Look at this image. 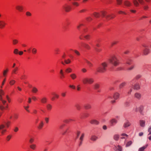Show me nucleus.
<instances>
[{
	"label": "nucleus",
	"instance_id": "obj_1",
	"mask_svg": "<svg viewBox=\"0 0 151 151\" xmlns=\"http://www.w3.org/2000/svg\"><path fill=\"white\" fill-rule=\"evenodd\" d=\"M11 122L7 120L4 122V124H1L0 125V129L1 130V133L4 134L7 131V129H9L11 126Z\"/></svg>",
	"mask_w": 151,
	"mask_h": 151
},
{
	"label": "nucleus",
	"instance_id": "obj_2",
	"mask_svg": "<svg viewBox=\"0 0 151 151\" xmlns=\"http://www.w3.org/2000/svg\"><path fill=\"white\" fill-rule=\"evenodd\" d=\"M110 63L113 65L114 66H116L118 65L119 63V60L115 56H113L109 59Z\"/></svg>",
	"mask_w": 151,
	"mask_h": 151
},
{
	"label": "nucleus",
	"instance_id": "obj_3",
	"mask_svg": "<svg viewBox=\"0 0 151 151\" xmlns=\"http://www.w3.org/2000/svg\"><path fill=\"white\" fill-rule=\"evenodd\" d=\"M94 81L93 78L88 77L84 78L82 80V83L84 84H91L93 83Z\"/></svg>",
	"mask_w": 151,
	"mask_h": 151
},
{
	"label": "nucleus",
	"instance_id": "obj_4",
	"mask_svg": "<svg viewBox=\"0 0 151 151\" xmlns=\"http://www.w3.org/2000/svg\"><path fill=\"white\" fill-rule=\"evenodd\" d=\"M107 66V64L106 62L102 63L101 65L97 69V71L100 73H103L106 70V68Z\"/></svg>",
	"mask_w": 151,
	"mask_h": 151
},
{
	"label": "nucleus",
	"instance_id": "obj_5",
	"mask_svg": "<svg viewBox=\"0 0 151 151\" xmlns=\"http://www.w3.org/2000/svg\"><path fill=\"white\" fill-rule=\"evenodd\" d=\"M133 2L134 5L136 7L139 6V4L143 5L144 3V0H133Z\"/></svg>",
	"mask_w": 151,
	"mask_h": 151
},
{
	"label": "nucleus",
	"instance_id": "obj_6",
	"mask_svg": "<svg viewBox=\"0 0 151 151\" xmlns=\"http://www.w3.org/2000/svg\"><path fill=\"white\" fill-rule=\"evenodd\" d=\"M63 9L66 12H70L71 9V6L67 4H65L63 6Z\"/></svg>",
	"mask_w": 151,
	"mask_h": 151
},
{
	"label": "nucleus",
	"instance_id": "obj_7",
	"mask_svg": "<svg viewBox=\"0 0 151 151\" xmlns=\"http://www.w3.org/2000/svg\"><path fill=\"white\" fill-rule=\"evenodd\" d=\"M4 92L2 89L0 90V100L2 104L4 105L6 103V101L3 99V96L4 95Z\"/></svg>",
	"mask_w": 151,
	"mask_h": 151
},
{
	"label": "nucleus",
	"instance_id": "obj_8",
	"mask_svg": "<svg viewBox=\"0 0 151 151\" xmlns=\"http://www.w3.org/2000/svg\"><path fill=\"white\" fill-rule=\"evenodd\" d=\"M9 71V69L7 68L3 70L2 75L4 77L6 78Z\"/></svg>",
	"mask_w": 151,
	"mask_h": 151
},
{
	"label": "nucleus",
	"instance_id": "obj_9",
	"mask_svg": "<svg viewBox=\"0 0 151 151\" xmlns=\"http://www.w3.org/2000/svg\"><path fill=\"white\" fill-rule=\"evenodd\" d=\"M6 24L5 22L3 20H0V29H4L5 27Z\"/></svg>",
	"mask_w": 151,
	"mask_h": 151
},
{
	"label": "nucleus",
	"instance_id": "obj_10",
	"mask_svg": "<svg viewBox=\"0 0 151 151\" xmlns=\"http://www.w3.org/2000/svg\"><path fill=\"white\" fill-rule=\"evenodd\" d=\"M64 62L63 61H62L61 62V64L63 65H64L65 63L66 64H68L70 63H71L72 61L71 59L70 58H68L66 59H65L64 60Z\"/></svg>",
	"mask_w": 151,
	"mask_h": 151
},
{
	"label": "nucleus",
	"instance_id": "obj_11",
	"mask_svg": "<svg viewBox=\"0 0 151 151\" xmlns=\"http://www.w3.org/2000/svg\"><path fill=\"white\" fill-rule=\"evenodd\" d=\"M47 99L46 97H43L40 99V102L42 104H46L47 102Z\"/></svg>",
	"mask_w": 151,
	"mask_h": 151
},
{
	"label": "nucleus",
	"instance_id": "obj_12",
	"mask_svg": "<svg viewBox=\"0 0 151 151\" xmlns=\"http://www.w3.org/2000/svg\"><path fill=\"white\" fill-rule=\"evenodd\" d=\"M4 105L3 104V105H0V109L2 110L3 111L4 110H6L8 108V105L7 104H6V105L5 106H4V105Z\"/></svg>",
	"mask_w": 151,
	"mask_h": 151
},
{
	"label": "nucleus",
	"instance_id": "obj_13",
	"mask_svg": "<svg viewBox=\"0 0 151 151\" xmlns=\"http://www.w3.org/2000/svg\"><path fill=\"white\" fill-rule=\"evenodd\" d=\"M143 110V107L142 106H140L138 108H136L135 109V111H139L141 114H142Z\"/></svg>",
	"mask_w": 151,
	"mask_h": 151
},
{
	"label": "nucleus",
	"instance_id": "obj_14",
	"mask_svg": "<svg viewBox=\"0 0 151 151\" xmlns=\"http://www.w3.org/2000/svg\"><path fill=\"white\" fill-rule=\"evenodd\" d=\"M18 70V67H16L13 69L12 71L11 74L12 75L17 74Z\"/></svg>",
	"mask_w": 151,
	"mask_h": 151
},
{
	"label": "nucleus",
	"instance_id": "obj_15",
	"mask_svg": "<svg viewBox=\"0 0 151 151\" xmlns=\"http://www.w3.org/2000/svg\"><path fill=\"white\" fill-rule=\"evenodd\" d=\"M52 94L53 96V97L52 99V100H53L55 98L58 99L59 97V95L55 92L52 93Z\"/></svg>",
	"mask_w": 151,
	"mask_h": 151
},
{
	"label": "nucleus",
	"instance_id": "obj_16",
	"mask_svg": "<svg viewBox=\"0 0 151 151\" xmlns=\"http://www.w3.org/2000/svg\"><path fill=\"white\" fill-rule=\"evenodd\" d=\"M16 9L20 12H22L23 9V6L20 5H18L16 6Z\"/></svg>",
	"mask_w": 151,
	"mask_h": 151
},
{
	"label": "nucleus",
	"instance_id": "obj_17",
	"mask_svg": "<svg viewBox=\"0 0 151 151\" xmlns=\"http://www.w3.org/2000/svg\"><path fill=\"white\" fill-rule=\"evenodd\" d=\"M124 5L128 7L132 5V3L129 1L127 0L125 1L124 2Z\"/></svg>",
	"mask_w": 151,
	"mask_h": 151
},
{
	"label": "nucleus",
	"instance_id": "obj_18",
	"mask_svg": "<svg viewBox=\"0 0 151 151\" xmlns=\"http://www.w3.org/2000/svg\"><path fill=\"white\" fill-rule=\"evenodd\" d=\"M70 76L72 80H75L77 78V75L75 73H72L70 74Z\"/></svg>",
	"mask_w": 151,
	"mask_h": 151
},
{
	"label": "nucleus",
	"instance_id": "obj_19",
	"mask_svg": "<svg viewBox=\"0 0 151 151\" xmlns=\"http://www.w3.org/2000/svg\"><path fill=\"white\" fill-rule=\"evenodd\" d=\"M82 46L87 50H89L91 48L90 46L88 44L86 43H83L82 44Z\"/></svg>",
	"mask_w": 151,
	"mask_h": 151
},
{
	"label": "nucleus",
	"instance_id": "obj_20",
	"mask_svg": "<svg viewBox=\"0 0 151 151\" xmlns=\"http://www.w3.org/2000/svg\"><path fill=\"white\" fill-rule=\"evenodd\" d=\"M16 82L15 80L13 79H11L9 81V83L10 86H12L14 85Z\"/></svg>",
	"mask_w": 151,
	"mask_h": 151
},
{
	"label": "nucleus",
	"instance_id": "obj_21",
	"mask_svg": "<svg viewBox=\"0 0 151 151\" xmlns=\"http://www.w3.org/2000/svg\"><path fill=\"white\" fill-rule=\"evenodd\" d=\"M101 14L103 17H106L107 19L108 18L107 15H107V13L105 11H102L101 12Z\"/></svg>",
	"mask_w": 151,
	"mask_h": 151
},
{
	"label": "nucleus",
	"instance_id": "obj_22",
	"mask_svg": "<svg viewBox=\"0 0 151 151\" xmlns=\"http://www.w3.org/2000/svg\"><path fill=\"white\" fill-rule=\"evenodd\" d=\"M150 50L147 48H145L143 50V53L144 55H147L149 53Z\"/></svg>",
	"mask_w": 151,
	"mask_h": 151
},
{
	"label": "nucleus",
	"instance_id": "obj_23",
	"mask_svg": "<svg viewBox=\"0 0 151 151\" xmlns=\"http://www.w3.org/2000/svg\"><path fill=\"white\" fill-rule=\"evenodd\" d=\"M46 107L47 110L49 111H50L52 109V106L50 104H47Z\"/></svg>",
	"mask_w": 151,
	"mask_h": 151
},
{
	"label": "nucleus",
	"instance_id": "obj_24",
	"mask_svg": "<svg viewBox=\"0 0 151 151\" xmlns=\"http://www.w3.org/2000/svg\"><path fill=\"white\" fill-rule=\"evenodd\" d=\"M32 92L34 93H37L38 91V89L35 87H33L32 88Z\"/></svg>",
	"mask_w": 151,
	"mask_h": 151
},
{
	"label": "nucleus",
	"instance_id": "obj_25",
	"mask_svg": "<svg viewBox=\"0 0 151 151\" xmlns=\"http://www.w3.org/2000/svg\"><path fill=\"white\" fill-rule=\"evenodd\" d=\"M131 125V123L128 121L125 122L124 124L123 127L124 128H126L129 127Z\"/></svg>",
	"mask_w": 151,
	"mask_h": 151
},
{
	"label": "nucleus",
	"instance_id": "obj_26",
	"mask_svg": "<svg viewBox=\"0 0 151 151\" xmlns=\"http://www.w3.org/2000/svg\"><path fill=\"white\" fill-rule=\"evenodd\" d=\"M90 122L91 124H98L99 123V122L96 119L91 120Z\"/></svg>",
	"mask_w": 151,
	"mask_h": 151
},
{
	"label": "nucleus",
	"instance_id": "obj_27",
	"mask_svg": "<svg viewBox=\"0 0 151 151\" xmlns=\"http://www.w3.org/2000/svg\"><path fill=\"white\" fill-rule=\"evenodd\" d=\"M85 62H86L89 67H92L93 66V64L90 62L86 59H84Z\"/></svg>",
	"mask_w": 151,
	"mask_h": 151
},
{
	"label": "nucleus",
	"instance_id": "obj_28",
	"mask_svg": "<svg viewBox=\"0 0 151 151\" xmlns=\"http://www.w3.org/2000/svg\"><path fill=\"white\" fill-rule=\"evenodd\" d=\"M145 121L144 120H141L139 121L140 126L142 127H144L145 125Z\"/></svg>",
	"mask_w": 151,
	"mask_h": 151
},
{
	"label": "nucleus",
	"instance_id": "obj_29",
	"mask_svg": "<svg viewBox=\"0 0 151 151\" xmlns=\"http://www.w3.org/2000/svg\"><path fill=\"white\" fill-rule=\"evenodd\" d=\"M115 15L114 14H109L107 15V19H111L114 18L115 17Z\"/></svg>",
	"mask_w": 151,
	"mask_h": 151
},
{
	"label": "nucleus",
	"instance_id": "obj_30",
	"mask_svg": "<svg viewBox=\"0 0 151 151\" xmlns=\"http://www.w3.org/2000/svg\"><path fill=\"white\" fill-rule=\"evenodd\" d=\"M119 94L118 93H115L114 95L113 98L115 100H116L119 98Z\"/></svg>",
	"mask_w": 151,
	"mask_h": 151
},
{
	"label": "nucleus",
	"instance_id": "obj_31",
	"mask_svg": "<svg viewBox=\"0 0 151 151\" xmlns=\"http://www.w3.org/2000/svg\"><path fill=\"white\" fill-rule=\"evenodd\" d=\"M29 147L31 149L35 150L36 149L37 146L35 144H32L30 145Z\"/></svg>",
	"mask_w": 151,
	"mask_h": 151
},
{
	"label": "nucleus",
	"instance_id": "obj_32",
	"mask_svg": "<svg viewBox=\"0 0 151 151\" xmlns=\"http://www.w3.org/2000/svg\"><path fill=\"white\" fill-rule=\"evenodd\" d=\"M148 146V145H147L143 147H141L139 148L138 151H144L145 149Z\"/></svg>",
	"mask_w": 151,
	"mask_h": 151
},
{
	"label": "nucleus",
	"instance_id": "obj_33",
	"mask_svg": "<svg viewBox=\"0 0 151 151\" xmlns=\"http://www.w3.org/2000/svg\"><path fill=\"white\" fill-rule=\"evenodd\" d=\"M72 71V69L71 68L68 67L65 70V72L67 73H71Z\"/></svg>",
	"mask_w": 151,
	"mask_h": 151
},
{
	"label": "nucleus",
	"instance_id": "obj_34",
	"mask_svg": "<svg viewBox=\"0 0 151 151\" xmlns=\"http://www.w3.org/2000/svg\"><path fill=\"white\" fill-rule=\"evenodd\" d=\"M98 139L97 137L93 135L91 136L90 139L93 141H96Z\"/></svg>",
	"mask_w": 151,
	"mask_h": 151
},
{
	"label": "nucleus",
	"instance_id": "obj_35",
	"mask_svg": "<svg viewBox=\"0 0 151 151\" xmlns=\"http://www.w3.org/2000/svg\"><path fill=\"white\" fill-rule=\"evenodd\" d=\"M84 134L83 133H82L81 134V135L80 138V140L81 141L80 142V145H81V144L83 140V139L84 137Z\"/></svg>",
	"mask_w": 151,
	"mask_h": 151
},
{
	"label": "nucleus",
	"instance_id": "obj_36",
	"mask_svg": "<svg viewBox=\"0 0 151 151\" xmlns=\"http://www.w3.org/2000/svg\"><path fill=\"white\" fill-rule=\"evenodd\" d=\"M19 42V40L17 39H14L12 40V44L15 45L17 44Z\"/></svg>",
	"mask_w": 151,
	"mask_h": 151
},
{
	"label": "nucleus",
	"instance_id": "obj_37",
	"mask_svg": "<svg viewBox=\"0 0 151 151\" xmlns=\"http://www.w3.org/2000/svg\"><path fill=\"white\" fill-rule=\"evenodd\" d=\"M84 26L83 24L82 23H80L77 26V28L78 30H79L83 26Z\"/></svg>",
	"mask_w": 151,
	"mask_h": 151
},
{
	"label": "nucleus",
	"instance_id": "obj_38",
	"mask_svg": "<svg viewBox=\"0 0 151 151\" xmlns=\"http://www.w3.org/2000/svg\"><path fill=\"white\" fill-rule=\"evenodd\" d=\"M135 97L138 99H139L141 97V94L138 93H136L135 94Z\"/></svg>",
	"mask_w": 151,
	"mask_h": 151
},
{
	"label": "nucleus",
	"instance_id": "obj_39",
	"mask_svg": "<svg viewBox=\"0 0 151 151\" xmlns=\"http://www.w3.org/2000/svg\"><path fill=\"white\" fill-rule=\"evenodd\" d=\"M134 88L135 89H138L140 88V86L138 83H136L134 86Z\"/></svg>",
	"mask_w": 151,
	"mask_h": 151
},
{
	"label": "nucleus",
	"instance_id": "obj_40",
	"mask_svg": "<svg viewBox=\"0 0 151 151\" xmlns=\"http://www.w3.org/2000/svg\"><path fill=\"white\" fill-rule=\"evenodd\" d=\"M32 52L34 55L36 54L37 52V49L35 48H32Z\"/></svg>",
	"mask_w": 151,
	"mask_h": 151
},
{
	"label": "nucleus",
	"instance_id": "obj_41",
	"mask_svg": "<svg viewBox=\"0 0 151 151\" xmlns=\"http://www.w3.org/2000/svg\"><path fill=\"white\" fill-rule=\"evenodd\" d=\"M67 52H64L62 56V58L63 59H65L67 56Z\"/></svg>",
	"mask_w": 151,
	"mask_h": 151
},
{
	"label": "nucleus",
	"instance_id": "obj_42",
	"mask_svg": "<svg viewBox=\"0 0 151 151\" xmlns=\"http://www.w3.org/2000/svg\"><path fill=\"white\" fill-rule=\"evenodd\" d=\"M43 126V123L42 122H41L39 124L38 127L39 129H40L42 128Z\"/></svg>",
	"mask_w": 151,
	"mask_h": 151
},
{
	"label": "nucleus",
	"instance_id": "obj_43",
	"mask_svg": "<svg viewBox=\"0 0 151 151\" xmlns=\"http://www.w3.org/2000/svg\"><path fill=\"white\" fill-rule=\"evenodd\" d=\"M84 38L86 40H89L91 38V36L89 35H87L84 36Z\"/></svg>",
	"mask_w": 151,
	"mask_h": 151
},
{
	"label": "nucleus",
	"instance_id": "obj_44",
	"mask_svg": "<svg viewBox=\"0 0 151 151\" xmlns=\"http://www.w3.org/2000/svg\"><path fill=\"white\" fill-rule=\"evenodd\" d=\"M122 137H121V138L122 139H124L126 137H128V135L125 133L122 134H121Z\"/></svg>",
	"mask_w": 151,
	"mask_h": 151
},
{
	"label": "nucleus",
	"instance_id": "obj_45",
	"mask_svg": "<svg viewBox=\"0 0 151 151\" xmlns=\"http://www.w3.org/2000/svg\"><path fill=\"white\" fill-rule=\"evenodd\" d=\"M19 117V115L17 114H15L13 116V117L14 119L16 120L18 119Z\"/></svg>",
	"mask_w": 151,
	"mask_h": 151
},
{
	"label": "nucleus",
	"instance_id": "obj_46",
	"mask_svg": "<svg viewBox=\"0 0 151 151\" xmlns=\"http://www.w3.org/2000/svg\"><path fill=\"white\" fill-rule=\"evenodd\" d=\"M143 8L145 10H147L149 9V7L148 5L145 4L143 6Z\"/></svg>",
	"mask_w": 151,
	"mask_h": 151
},
{
	"label": "nucleus",
	"instance_id": "obj_47",
	"mask_svg": "<svg viewBox=\"0 0 151 151\" xmlns=\"http://www.w3.org/2000/svg\"><path fill=\"white\" fill-rule=\"evenodd\" d=\"M111 122L112 125L116 124L117 122V121L115 119H112L111 121Z\"/></svg>",
	"mask_w": 151,
	"mask_h": 151
},
{
	"label": "nucleus",
	"instance_id": "obj_48",
	"mask_svg": "<svg viewBox=\"0 0 151 151\" xmlns=\"http://www.w3.org/2000/svg\"><path fill=\"white\" fill-rule=\"evenodd\" d=\"M24 108L25 109V110L28 112H29L30 111L28 109L29 108V105H27L26 106H24Z\"/></svg>",
	"mask_w": 151,
	"mask_h": 151
},
{
	"label": "nucleus",
	"instance_id": "obj_49",
	"mask_svg": "<svg viewBox=\"0 0 151 151\" xmlns=\"http://www.w3.org/2000/svg\"><path fill=\"white\" fill-rule=\"evenodd\" d=\"M11 137L12 136L11 135H8L6 138V140L7 141H9L11 139Z\"/></svg>",
	"mask_w": 151,
	"mask_h": 151
},
{
	"label": "nucleus",
	"instance_id": "obj_50",
	"mask_svg": "<svg viewBox=\"0 0 151 151\" xmlns=\"http://www.w3.org/2000/svg\"><path fill=\"white\" fill-rule=\"evenodd\" d=\"M132 142L131 141H130L128 142L126 145V147H128L130 146L132 144Z\"/></svg>",
	"mask_w": 151,
	"mask_h": 151
},
{
	"label": "nucleus",
	"instance_id": "obj_51",
	"mask_svg": "<svg viewBox=\"0 0 151 151\" xmlns=\"http://www.w3.org/2000/svg\"><path fill=\"white\" fill-rule=\"evenodd\" d=\"M73 5L75 6H78L79 5V4L78 2H73L72 3Z\"/></svg>",
	"mask_w": 151,
	"mask_h": 151
},
{
	"label": "nucleus",
	"instance_id": "obj_52",
	"mask_svg": "<svg viewBox=\"0 0 151 151\" xmlns=\"http://www.w3.org/2000/svg\"><path fill=\"white\" fill-rule=\"evenodd\" d=\"M114 138L115 140H118L119 138V136L118 135H115L114 137Z\"/></svg>",
	"mask_w": 151,
	"mask_h": 151
},
{
	"label": "nucleus",
	"instance_id": "obj_53",
	"mask_svg": "<svg viewBox=\"0 0 151 151\" xmlns=\"http://www.w3.org/2000/svg\"><path fill=\"white\" fill-rule=\"evenodd\" d=\"M75 53L78 56H79L80 55V54L79 52L77 50H73Z\"/></svg>",
	"mask_w": 151,
	"mask_h": 151
},
{
	"label": "nucleus",
	"instance_id": "obj_54",
	"mask_svg": "<svg viewBox=\"0 0 151 151\" xmlns=\"http://www.w3.org/2000/svg\"><path fill=\"white\" fill-rule=\"evenodd\" d=\"M91 108V105L88 104H86L85 106V108L86 109H90Z\"/></svg>",
	"mask_w": 151,
	"mask_h": 151
},
{
	"label": "nucleus",
	"instance_id": "obj_55",
	"mask_svg": "<svg viewBox=\"0 0 151 151\" xmlns=\"http://www.w3.org/2000/svg\"><path fill=\"white\" fill-rule=\"evenodd\" d=\"M117 4L118 5H121L122 3V0H116Z\"/></svg>",
	"mask_w": 151,
	"mask_h": 151
},
{
	"label": "nucleus",
	"instance_id": "obj_56",
	"mask_svg": "<svg viewBox=\"0 0 151 151\" xmlns=\"http://www.w3.org/2000/svg\"><path fill=\"white\" fill-rule=\"evenodd\" d=\"M32 99L35 101H37L38 100L37 97L36 96H32Z\"/></svg>",
	"mask_w": 151,
	"mask_h": 151
},
{
	"label": "nucleus",
	"instance_id": "obj_57",
	"mask_svg": "<svg viewBox=\"0 0 151 151\" xmlns=\"http://www.w3.org/2000/svg\"><path fill=\"white\" fill-rule=\"evenodd\" d=\"M99 87V85L98 83H96L94 85V87L95 89H98Z\"/></svg>",
	"mask_w": 151,
	"mask_h": 151
},
{
	"label": "nucleus",
	"instance_id": "obj_58",
	"mask_svg": "<svg viewBox=\"0 0 151 151\" xmlns=\"http://www.w3.org/2000/svg\"><path fill=\"white\" fill-rule=\"evenodd\" d=\"M93 15L96 17H98L99 16V14L97 12H94L93 13Z\"/></svg>",
	"mask_w": 151,
	"mask_h": 151
},
{
	"label": "nucleus",
	"instance_id": "obj_59",
	"mask_svg": "<svg viewBox=\"0 0 151 151\" xmlns=\"http://www.w3.org/2000/svg\"><path fill=\"white\" fill-rule=\"evenodd\" d=\"M23 101V99L22 98H19L17 99V101L19 103H21Z\"/></svg>",
	"mask_w": 151,
	"mask_h": 151
},
{
	"label": "nucleus",
	"instance_id": "obj_60",
	"mask_svg": "<svg viewBox=\"0 0 151 151\" xmlns=\"http://www.w3.org/2000/svg\"><path fill=\"white\" fill-rule=\"evenodd\" d=\"M76 107L77 109L78 110H79L81 108V106L78 104H76Z\"/></svg>",
	"mask_w": 151,
	"mask_h": 151
},
{
	"label": "nucleus",
	"instance_id": "obj_61",
	"mask_svg": "<svg viewBox=\"0 0 151 151\" xmlns=\"http://www.w3.org/2000/svg\"><path fill=\"white\" fill-rule=\"evenodd\" d=\"M60 77L61 79H63L65 78V75L64 73L60 75Z\"/></svg>",
	"mask_w": 151,
	"mask_h": 151
},
{
	"label": "nucleus",
	"instance_id": "obj_62",
	"mask_svg": "<svg viewBox=\"0 0 151 151\" xmlns=\"http://www.w3.org/2000/svg\"><path fill=\"white\" fill-rule=\"evenodd\" d=\"M19 52V50L17 49H15L14 50V53L15 54H18Z\"/></svg>",
	"mask_w": 151,
	"mask_h": 151
},
{
	"label": "nucleus",
	"instance_id": "obj_63",
	"mask_svg": "<svg viewBox=\"0 0 151 151\" xmlns=\"http://www.w3.org/2000/svg\"><path fill=\"white\" fill-rule=\"evenodd\" d=\"M6 98L8 102L10 103L11 102V99L7 95L6 96Z\"/></svg>",
	"mask_w": 151,
	"mask_h": 151
},
{
	"label": "nucleus",
	"instance_id": "obj_64",
	"mask_svg": "<svg viewBox=\"0 0 151 151\" xmlns=\"http://www.w3.org/2000/svg\"><path fill=\"white\" fill-rule=\"evenodd\" d=\"M87 10L86 9H83L80 10L79 12L80 13H84Z\"/></svg>",
	"mask_w": 151,
	"mask_h": 151
}]
</instances>
